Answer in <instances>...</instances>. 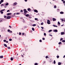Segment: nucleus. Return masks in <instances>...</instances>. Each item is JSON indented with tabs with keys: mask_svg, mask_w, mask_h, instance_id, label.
Listing matches in <instances>:
<instances>
[{
	"mask_svg": "<svg viewBox=\"0 0 65 65\" xmlns=\"http://www.w3.org/2000/svg\"><path fill=\"white\" fill-rule=\"evenodd\" d=\"M7 48L8 49H10V47H8Z\"/></svg>",
	"mask_w": 65,
	"mask_h": 65,
	"instance_id": "ea45409f",
	"label": "nucleus"
},
{
	"mask_svg": "<svg viewBox=\"0 0 65 65\" xmlns=\"http://www.w3.org/2000/svg\"><path fill=\"white\" fill-rule=\"evenodd\" d=\"M0 12H1L2 14H3V12L1 10L0 11Z\"/></svg>",
	"mask_w": 65,
	"mask_h": 65,
	"instance_id": "a211bd4d",
	"label": "nucleus"
},
{
	"mask_svg": "<svg viewBox=\"0 0 65 65\" xmlns=\"http://www.w3.org/2000/svg\"><path fill=\"white\" fill-rule=\"evenodd\" d=\"M10 29H8V32H10Z\"/></svg>",
	"mask_w": 65,
	"mask_h": 65,
	"instance_id": "5fc2aeb1",
	"label": "nucleus"
},
{
	"mask_svg": "<svg viewBox=\"0 0 65 65\" xmlns=\"http://www.w3.org/2000/svg\"><path fill=\"white\" fill-rule=\"evenodd\" d=\"M44 36H45V35H46V33H44Z\"/></svg>",
	"mask_w": 65,
	"mask_h": 65,
	"instance_id": "8fccbe9b",
	"label": "nucleus"
},
{
	"mask_svg": "<svg viewBox=\"0 0 65 65\" xmlns=\"http://www.w3.org/2000/svg\"><path fill=\"white\" fill-rule=\"evenodd\" d=\"M41 28L42 29H43V28H44L43 27H41Z\"/></svg>",
	"mask_w": 65,
	"mask_h": 65,
	"instance_id": "de8ad7c7",
	"label": "nucleus"
},
{
	"mask_svg": "<svg viewBox=\"0 0 65 65\" xmlns=\"http://www.w3.org/2000/svg\"><path fill=\"white\" fill-rule=\"evenodd\" d=\"M35 65H38V63H36L35 64Z\"/></svg>",
	"mask_w": 65,
	"mask_h": 65,
	"instance_id": "f704fd0d",
	"label": "nucleus"
},
{
	"mask_svg": "<svg viewBox=\"0 0 65 65\" xmlns=\"http://www.w3.org/2000/svg\"><path fill=\"white\" fill-rule=\"evenodd\" d=\"M54 64H56V61L55 60H54Z\"/></svg>",
	"mask_w": 65,
	"mask_h": 65,
	"instance_id": "5701e85b",
	"label": "nucleus"
},
{
	"mask_svg": "<svg viewBox=\"0 0 65 65\" xmlns=\"http://www.w3.org/2000/svg\"><path fill=\"white\" fill-rule=\"evenodd\" d=\"M10 14H11V13H8L7 14V15H10Z\"/></svg>",
	"mask_w": 65,
	"mask_h": 65,
	"instance_id": "9b49d317",
	"label": "nucleus"
},
{
	"mask_svg": "<svg viewBox=\"0 0 65 65\" xmlns=\"http://www.w3.org/2000/svg\"><path fill=\"white\" fill-rule=\"evenodd\" d=\"M8 5V3H7V4H6L5 5L6 6H7Z\"/></svg>",
	"mask_w": 65,
	"mask_h": 65,
	"instance_id": "a878e982",
	"label": "nucleus"
},
{
	"mask_svg": "<svg viewBox=\"0 0 65 65\" xmlns=\"http://www.w3.org/2000/svg\"><path fill=\"white\" fill-rule=\"evenodd\" d=\"M3 58V56H0V58Z\"/></svg>",
	"mask_w": 65,
	"mask_h": 65,
	"instance_id": "4468645a",
	"label": "nucleus"
},
{
	"mask_svg": "<svg viewBox=\"0 0 65 65\" xmlns=\"http://www.w3.org/2000/svg\"><path fill=\"white\" fill-rule=\"evenodd\" d=\"M41 25H43V23L42 22L41 23Z\"/></svg>",
	"mask_w": 65,
	"mask_h": 65,
	"instance_id": "c85d7f7f",
	"label": "nucleus"
},
{
	"mask_svg": "<svg viewBox=\"0 0 65 65\" xmlns=\"http://www.w3.org/2000/svg\"><path fill=\"white\" fill-rule=\"evenodd\" d=\"M23 11H27V10H26V9H24L23 10Z\"/></svg>",
	"mask_w": 65,
	"mask_h": 65,
	"instance_id": "7c9ffc66",
	"label": "nucleus"
},
{
	"mask_svg": "<svg viewBox=\"0 0 65 65\" xmlns=\"http://www.w3.org/2000/svg\"><path fill=\"white\" fill-rule=\"evenodd\" d=\"M10 33H12V31L11 30H10Z\"/></svg>",
	"mask_w": 65,
	"mask_h": 65,
	"instance_id": "603ef678",
	"label": "nucleus"
},
{
	"mask_svg": "<svg viewBox=\"0 0 65 65\" xmlns=\"http://www.w3.org/2000/svg\"><path fill=\"white\" fill-rule=\"evenodd\" d=\"M63 1V3H65V1Z\"/></svg>",
	"mask_w": 65,
	"mask_h": 65,
	"instance_id": "6e6d98bb",
	"label": "nucleus"
},
{
	"mask_svg": "<svg viewBox=\"0 0 65 65\" xmlns=\"http://www.w3.org/2000/svg\"><path fill=\"white\" fill-rule=\"evenodd\" d=\"M58 25H60V23L59 22H58Z\"/></svg>",
	"mask_w": 65,
	"mask_h": 65,
	"instance_id": "4be33fe9",
	"label": "nucleus"
},
{
	"mask_svg": "<svg viewBox=\"0 0 65 65\" xmlns=\"http://www.w3.org/2000/svg\"><path fill=\"white\" fill-rule=\"evenodd\" d=\"M25 2H27V0H25Z\"/></svg>",
	"mask_w": 65,
	"mask_h": 65,
	"instance_id": "69168bd1",
	"label": "nucleus"
},
{
	"mask_svg": "<svg viewBox=\"0 0 65 65\" xmlns=\"http://www.w3.org/2000/svg\"><path fill=\"white\" fill-rule=\"evenodd\" d=\"M62 42H65V40H63L62 41Z\"/></svg>",
	"mask_w": 65,
	"mask_h": 65,
	"instance_id": "72a5a7b5",
	"label": "nucleus"
},
{
	"mask_svg": "<svg viewBox=\"0 0 65 65\" xmlns=\"http://www.w3.org/2000/svg\"><path fill=\"white\" fill-rule=\"evenodd\" d=\"M3 2H4V0H1L0 2V4H1V3H3Z\"/></svg>",
	"mask_w": 65,
	"mask_h": 65,
	"instance_id": "20e7f679",
	"label": "nucleus"
},
{
	"mask_svg": "<svg viewBox=\"0 0 65 65\" xmlns=\"http://www.w3.org/2000/svg\"><path fill=\"white\" fill-rule=\"evenodd\" d=\"M17 4H17V2L15 3L14 4V5H17Z\"/></svg>",
	"mask_w": 65,
	"mask_h": 65,
	"instance_id": "f8f14e48",
	"label": "nucleus"
},
{
	"mask_svg": "<svg viewBox=\"0 0 65 65\" xmlns=\"http://www.w3.org/2000/svg\"><path fill=\"white\" fill-rule=\"evenodd\" d=\"M16 58L18 60H19V57H18V56H17V57H16Z\"/></svg>",
	"mask_w": 65,
	"mask_h": 65,
	"instance_id": "473e14b6",
	"label": "nucleus"
},
{
	"mask_svg": "<svg viewBox=\"0 0 65 65\" xmlns=\"http://www.w3.org/2000/svg\"><path fill=\"white\" fill-rule=\"evenodd\" d=\"M32 31H34V28H32Z\"/></svg>",
	"mask_w": 65,
	"mask_h": 65,
	"instance_id": "cd10ccee",
	"label": "nucleus"
},
{
	"mask_svg": "<svg viewBox=\"0 0 65 65\" xmlns=\"http://www.w3.org/2000/svg\"><path fill=\"white\" fill-rule=\"evenodd\" d=\"M58 65H61V63L60 62H59L58 63Z\"/></svg>",
	"mask_w": 65,
	"mask_h": 65,
	"instance_id": "ddd939ff",
	"label": "nucleus"
},
{
	"mask_svg": "<svg viewBox=\"0 0 65 65\" xmlns=\"http://www.w3.org/2000/svg\"><path fill=\"white\" fill-rule=\"evenodd\" d=\"M19 35H21V34H22V33H21V32H19Z\"/></svg>",
	"mask_w": 65,
	"mask_h": 65,
	"instance_id": "a18cd8bd",
	"label": "nucleus"
},
{
	"mask_svg": "<svg viewBox=\"0 0 65 65\" xmlns=\"http://www.w3.org/2000/svg\"><path fill=\"white\" fill-rule=\"evenodd\" d=\"M3 5H4V4H2L1 6V7H2V6H3Z\"/></svg>",
	"mask_w": 65,
	"mask_h": 65,
	"instance_id": "e433bc0d",
	"label": "nucleus"
},
{
	"mask_svg": "<svg viewBox=\"0 0 65 65\" xmlns=\"http://www.w3.org/2000/svg\"><path fill=\"white\" fill-rule=\"evenodd\" d=\"M36 26V24H33L32 25V26H33V27H34V26Z\"/></svg>",
	"mask_w": 65,
	"mask_h": 65,
	"instance_id": "b1692460",
	"label": "nucleus"
},
{
	"mask_svg": "<svg viewBox=\"0 0 65 65\" xmlns=\"http://www.w3.org/2000/svg\"><path fill=\"white\" fill-rule=\"evenodd\" d=\"M60 34L61 35H64V34H65V33L64 32H61Z\"/></svg>",
	"mask_w": 65,
	"mask_h": 65,
	"instance_id": "0eeeda50",
	"label": "nucleus"
},
{
	"mask_svg": "<svg viewBox=\"0 0 65 65\" xmlns=\"http://www.w3.org/2000/svg\"><path fill=\"white\" fill-rule=\"evenodd\" d=\"M53 26L54 27H58V26H57L55 25H53Z\"/></svg>",
	"mask_w": 65,
	"mask_h": 65,
	"instance_id": "aec40b11",
	"label": "nucleus"
},
{
	"mask_svg": "<svg viewBox=\"0 0 65 65\" xmlns=\"http://www.w3.org/2000/svg\"><path fill=\"white\" fill-rule=\"evenodd\" d=\"M5 10V9H3L2 10H1V11H4V10Z\"/></svg>",
	"mask_w": 65,
	"mask_h": 65,
	"instance_id": "09e8293b",
	"label": "nucleus"
},
{
	"mask_svg": "<svg viewBox=\"0 0 65 65\" xmlns=\"http://www.w3.org/2000/svg\"><path fill=\"white\" fill-rule=\"evenodd\" d=\"M24 14V15H26V14L25 13H24V14Z\"/></svg>",
	"mask_w": 65,
	"mask_h": 65,
	"instance_id": "680f3d73",
	"label": "nucleus"
},
{
	"mask_svg": "<svg viewBox=\"0 0 65 65\" xmlns=\"http://www.w3.org/2000/svg\"><path fill=\"white\" fill-rule=\"evenodd\" d=\"M20 11H21V12H23V10H21Z\"/></svg>",
	"mask_w": 65,
	"mask_h": 65,
	"instance_id": "a19ab883",
	"label": "nucleus"
},
{
	"mask_svg": "<svg viewBox=\"0 0 65 65\" xmlns=\"http://www.w3.org/2000/svg\"><path fill=\"white\" fill-rule=\"evenodd\" d=\"M12 40V39H9V41H11Z\"/></svg>",
	"mask_w": 65,
	"mask_h": 65,
	"instance_id": "79ce46f5",
	"label": "nucleus"
},
{
	"mask_svg": "<svg viewBox=\"0 0 65 65\" xmlns=\"http://www.w3.org/2000/svg\"><path fill=\"white\" fill-rule=\"evenodd\" d=\"M62 43V42H60L58 44H61Z\"/></svg>",
	"mask_w": 65,
	"mask_h": 65,
	"instance_id": "2f4dec72",
	"label": "nucleus"
},
{
	"mask_svg": "<svg viewBox=\"0 0 65 65\" xmlns=\"http://www.w3.org/2000/svg\"><path fill=\"white\" fill-rule=\"evenodd\" d=\"M24 55H25V54H24V53H22V54H21L22 57L24 58Z\"/></svg>",
	"mask_w": 65,
	"mask_h": 65,
	"instance_id": "7ed1b4c3",
	"label": "nucleus"
},
{
	"mask_svg": "<svg viewBox=\"0 0 65 65\" xmlns=\"http://www.w3.org/2000/svg\"><path fill=\"white\" fill-rule=\"evenodd\" d=\"M47 23L48 24H50L51 22H50V21L49 20H47Z\"/></svg>",
	"mask_w": 65,
	"mask_h": 65,
	"instance_id": "f03ea898",
	"label": "nucleus"
},
{
	"mask_svg": "<svg viewBox=\"0 0 65 65\" xmlns=\"http://www.w3.org/2000/svg\"><path fill=\"white\" fill-rule=\"evenodd\" d=\"M16 14H20V13H17Z\"/></svg>",
	"mask_w": 65,
	"mask_h": 65,
	"instance_id": "49530a36",
	"label": "nucleus"
},
{
	"mask_svg": "<svg viewBox=\"0 0 65 65\" xmlns=\"http://www.w3.org/2000/svg\"><path fill=\"white\" fill-rule=\"evenodd\" d=\"M43 40H45V38H42Z\"/></svg>",
	"mask_w": 65,
	"mask_h": 65,
	"instance_id": "4d7b16f0",
	"label": "nucleus"
},
{
	"mask_svg": "<svg viewBox=\"0 0 65 65\" xmlns=\"http://www.w3.org/2000/svg\"><path fill=\"white\" fill-rule=\"evenodd\" d=\"M39 41L40 42H42V40H39Z\"/></svg>",
	"mask_w": 65,
	"mask_h": 65,
	"instance_id": "37998d69",
	"label": "nucleus"
},
{
	"mask_svg": "<svg viewBox=\"0 0 65 65\" xmlns=\"http://www.w3.org/2000/svg\"><path fill=\"white\" fill-rule=\"evenodd\" d=\"M15 13H14V15L15 16Z\"/></svg>",
	"mask_w": 65,
	"mask_h": 65,
	"instance_id": "338daca9",
	"label": "nucleus"
},
{
	"mask_svg": "<svg viewBox=\"0 0 65 65\" xmlns=\"http://www.w3.org/2000/svg\"><path fill=\"white\" fill-rule=\"evenodd\" d=\"M24 34H25L24 33H22V35H24Z\"/></svg>",
	"mask_w": 65,
	"mask_h": 65,
	"instance_id": "bf43d9fd",
	"label": "nucleus"
},
{
	"mask_svg": "<svg viewBox=\"0 0 65 65\" xmlns=\"http://www.w3.org/2000/svg\"><path fill=\"white\" fill-rule=\"evenodd\" d=\"M45 58L46 59H47V58H48V56H46L45 57Z\"/></svg>",
	"mask_w": 65,
	"mask_h": 65,
	"instance_id": "4c0bfd02",
	"label": "nucleus"
},
{
	"mask_svg": "<svg viewBox=\"0 0 65 65\" xmlns=\"http://www.w3.org/2000/svg\"><path fill=\"white\" fill-rule=\"evenodd\" d=\"M7 16H5V15H4V18L5 19H6V17Z\"/></svg>",
	"mask_w": 65,
	"mask_h": 65,
	"instance_id": "58836bf2",
	"label": "nucleus"
},
{
	"mask_svg": "<svg viewBox=\"0 0 65 65\" xmlns=\"http://www.w3.org/2000/svg\"><path fill=\"white\" fill-rule=\"evenodd\" d=\"M57 58L58 59V58H59V56H57Z\"/></svg>",
	"mask_w": 65,
	"mask_h": 65,
	"instance_id": "c9c22d12",
	"label": "nucleus"
},
{
	"mask_svg": "<svg viewBox=\"0 0 65 65\" xmlns=\"http://www.w3.org/2000/svg\"><path fill=\"white\" fill-rule=\"evenodd\" d=\"M9 11H10L9 10H8L7 11V12H9Z\"/></svg>",
	"mask_w": 65,
	"mask_h": 65,
	"instance_id": "052dcab7",
	"label": "nucleus"
},
{
	"mask_svg": "<svg viewBox=\"0 0 65 65\" xmlns=\"http://www.w3.org/2000/svg\"><path fill=\"white\" fill-rule=\"evenodd\" d=\"M27 12H28V11H24V13H27Z\"/></svg>",
	"mask_w": 65,
	"mask_h": 65,
	"instance_id": "6ab92c4d",
	"label": "nucleus"
},
{
	"mask_svg": "<svg viewBox=\"0 0 65 65\" xmlns=\"http://www.w3.org/2000/svg\"><path fill=\"white\" fill-rule=\"evenodd\" d=\"M34 12H37V13L38 12V11H37V10H34Z\"/></svg>",
	"mask_w": 65,
	"mask_h": 65,
	"instance_id": "1a4fd4ad",
	"label": "nucleus"
},
{
	"mask_svg": "<svg viewBox=\"0 0 65 65\" xmlns=\"http://www.w3.org/2000/svg\"><path fill=\"white\" fill-rule=\"evenodd\" d=\"M4 46H5V47H7V45H6V44H4Z\"/></svg>",
	"mask_w": 65,
	"mask_h": 65,
	"instance_id": "412c9836",
	"label": "nucleus"
},
{
	"mask_svg": "<svg viewBox=\"0 0 65 65\" xmlns=\"http://www.w3.org/2000/svg\"><path fill=\"white\" fill-rule=\"evenodd\" d=\"M10 18H11V17L10 16H8L7 17L6 19H10Z\"/></svg>",
	"mask_w": 65,
	"mask_h": 65,
	"instance_id": "f257e3e1",
	"label": "nucleus"
},
{
	"mask_svg": "<svg viewBox=\"0 0 65 65\" xmlns=\"http://www.w3.org/2000/svg\"><path fill=\"white\" fill-rule=\"evenodd\" d=\"M49 35H50V36H52V35H51L49 34Z\"/></svg>",
	"mask_w": 65,
	"mask_h": 65,
	"instance_id": "0e129e2a",
	"label": "nucleus"
},
{
	"mask_svg": "<svg viewBox=\"0 0 65 65\" xmlns=\"http://www.w3.org/2000/svg\"><path fill=\"white\" fill-rule=\"evenodd\" d=\"M53 31L54 32H58V30L57 29H54Z\"/></svg>",
	"mask_w": 65,
	"mask_h": 65,
	"instance_id": "39448f33",
	"label": "nucleus"
},
{
	"mask_svg": "<svg viewBox=\"0 0 65 65\" xmlns=\"http://www.w3.org/2000/svg\"><path fill=\"white\" fill-rule=\"evenodd\" d=\"M65 55H64V56L63 57V58H65Z\"/></svg>",
	"mask_w": 65,
	"mask_h": 65,
	"instance_id": "774afa93",
	"label": "nucleus"
},
{
	"mask_svg": "<svg viewBox=\"0 0 65 65\" xmlns=\"http://www.w3.org/2000/svg\"><path fill=\"white\" fill-rule=\"evenodd\" d=\"M52 20L53 21H56V19L54 18H52Z\"/></svg>",
	"mask_w": 65,
	"mask_h": 65,
	"instance_id": "423d86ee",
	"label": "nucleus"
},
{
	"mask_svg": "<svg viewBox=\"0 0 65 65\" xmlns=\"http://www.w3.org/2000/svg\"><path fill=\"white\" fill-rule=\"evenodd\" d=\"M60 14H64V12H60Z\"/></svg>",
	"mask_w": 65,
	"mask_h": 65,
	"instance_id": "dca6fc26",
	"label": "nucleus"
},
{
	"mask_svg": "<svg viewBox=\"0 0 65 65\" xmlns=\"http://www.w3.org/2000/svg\"><path fill=\"white\" fill-rule=\"evenodd\" d=\"M27 10L28 11H31V9L30 8H28L27 9Z\"/></svg>",
	"mask_w": 65,
	"mask_h": 65,
	"instance_id": "6e6552de",
	"label": "nucleus"
},
{
	"mask_svg": "<svg viewBox=\"0 0 65 65\" xmlns=\"http://www.w3.org/2000/svg\"><path fill=\"white\" fill-rule=\"evenodd\" d=\"M25 16L27 17H29V14H27L25 15Z\"/></svg>",
	"mask_w": 65,
	"mask_h": 65,
	"instance_id": "f3484780",
	"label": "nucleus"
},
{
	"mask_svg": "<svg viewBox=\"0 0 65 65\" xmlns=\"http://www.w3.org/2000/svg\"><path fill=\"white\" fill-rule=\"evenodd\" d=\"M6 43H8V41H6Z\"/></svg>",
	"mask_w": 65,
	"mask_h": 65,
	"instance_id": "e2e57ef3",
	"label": "nucleus"
},
{
	"mask_svg": "<svg viewBox=\"0 0 65 65\" xmlns=\"http://www.w3.org/2000/svg\"><path fill=\"white\" fill-rule=\"evenodd\" d=\"M63 40V38H61L60 39V41H61V40Z\"/></svg>",
	"mask_w": 65,
	"mask_h": 65,
	"instance_id": "864d4df0",
	"label": "nucleus"
},
{
	"mask_svg": "<svg viewBox=\"0 0 65 65\" xmlns=\"http://www.w3.org/2000/svg\"><path fill=\"white\" fill-rule=\"evenodd\" d=\"M4 42H6V40H4Z\"/></svg>",
	"mask_w": 65,
	"mask_h": 65,
	"instance_id": "c03bdc74",
	"label": "nucleus"
},
{
	"mask_svg": "<svg viewBox=\"0 0 65 65\" xmlns=\"http://www.w3.org/2000/svg\"><path fill=\"white\" fill-rule=\"evenodd\" d=\"M2 19H0V23H1L2 22Z\"/></svg>",
	"mask_w": 65,
	"mask_h": 65,
	"instance_id": "9d476101",
	"label": "nucleus"
},
{
	"mask_svg": "<svg viewBox=\"0 0 65 65\" xmlns=\"http://www.w3.org/2000/svg\"><path fill=\"white\" fill-rule=\"evenodd\" d=\"M54 8H57V7L56 6H54Z\"/></svg>",
	"mask_w": 65,
	"mask_h": 65,
	"instance_id": "393cba45",
	"label": "nucleus"
},
{
	"mask_svg": "<svg viewBox=\"0 0 65 65\" xmlns=\"http://www.w3.org/2000/svg\"><path fill=\"white\" fill-rule=\"evenodd\" d=\"M52 30H50L49 31V32H52Z\"/></svg>",
	"mask_w": 65,
	"mask_h": 65,
	"instance_id": "c756f323",
	"label": "nucleus"
},
{
	"mask_svg": "<svg viewBox=\"0 0 65 65\" xmlns=\"http://www.w3.org/2000/svg\"><path fill=\"white\" fill-rule=\"evenodd\" d=\"M9 28H11V26H9Z\"/></svg>",
	"mask_w": 65,
	"mask_h": 65,
	"instance_id": "13d9d810",
	"label": "nucleus"
},
{
	"mask_svg": "<svg viewBox=\"0 0 65 65\" xmlns=\"http://www.w3.org/2000/svg\"><path fill=\"white\" fill-rule=\"evenodd\" d=\"M10 59L11 61H13V57H11L10 58Z\"/></svg>",
	"mask_w": 65,
	"mask_h": 65,
	"instance_id": "2eb2a0df",
	"label": "nucleus"
},
{
	"mask_svg": "<svg viewBox=\"0 0 65 65\" xmlns=\"http://www.w3.org/2000/svg\"><path fill=\"white\" fill-rule=\"evenodd\" d=\"M61 20L62 22H63V21H64V20L62 19H61Z\"/></svg>",
	"mask_w": 65,
	"mask_h": 65,
	"instance_id": "bb28decb",
	"label": "nucleus"
},
{
	"mask_svg": "<svg viewBox=\"0 0 65 65\" xmlns=\"http://www.w3.org/2000/svg\"><path fill=\"white\" fill-rule=\"evenodd\" d=\"M35 20H38V19H37L36 18H35Z\"/></svg>",
	"mask_w": 65,
	"mask_h": 65,
	"instance_id": "3c124183",
	"label": "nucleus"
}]
</instances>
